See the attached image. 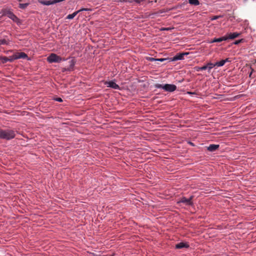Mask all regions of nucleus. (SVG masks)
Here are the masks:
<instances>
[{
	"label": "nucleus",
	"instance_id": "4468645a",
	"mask_svg": "<svg viewBox=\"0 0 256 256\" xmlns=\"http://www.w3.org/2000/svg\"><path fill=\"white\" fill-rule=\"evenodd\" d=\"M39 2L43 5L45 6H50V4H55V2H54V0L52 1L50 0H39Z\"/></svg>",
	"mask_w": 256,
	"mask_h": 256
},
{
	"label": "nucleus",
	"instance_id": "c756f323",
	"mask_svg": "<svg viewBox=\"0 0 256 256\" xmlns=\"http://www.w3.org/2000/svg\"><path fill=\"white\" fill-rule=\"evenodd\" d=\"M8 52H12V50H9Z\"/></svg>",
	"mask_w": 256,
	"mask_h": 256
},
{
	"label": "nucleus",
	"instance_id": "bb28decb",
	"mask_svg": "<svg viewBox=\"0 0 256 256\" xmlns=\"http://www.w3.org/2000/svg\"><path fill=\"white\" fill-rule=\"evenodd\" d=\"M56 100L59 102H62V99L60 98H58L56 99Z\"/></svg>",
	"mask_w": 256,
	"mask_h": 256
},
{
	"label": "nucleus",
	"instance_id": "4be33fe9",
	"mask_svg": "<svg viewBox=\"0 0 256 256\" xmlns=\"http://www.w3.org/2000/svg\"><path fill=\"white\" fill-rule=\"evenodd\" d=\"M28 4H19V8L22 9H24L26 8L28 6Z\"/></svg>",
	"mask_w": 256,
	"mask_h": 256
},
{
	"label": "nucleus",
	"instance_id": "1a4fd4ad",
	"mask_svg": "<svg viewBox=\"0 0 256 256\" xmlns=\"http://www.w3.org/2000/svg\"><path fill=\"white\" fill-rule=\"evenodd\" d=\"M190 246L187 242H180L176 245V248L177 249H181L182 248H188Z\"/></svg>",
	"mask_w": 256,
	"mask_h": 256
},
{
	"label": "nucleus",
	"instance_id": "20e7f679",
	"mask_svg": "<svg viewBox=\"0 0 256 256\" xmlns=\"http://www.w3.org/2000/svg\"><path fill=\"white\" fill-rule=\"evenodd\" d=\"M3 14L7 16L14 21H16L18 19L17 17L13 14V12L8 9L4 10Z\"/></svg>",
	"mask_w": 256,
	"mask_h": 256
},
{
	"label": "nucleus",
	"instance_id": "0eeeda50",
	"mask_svg": "<svg viewBox=\"0 0 256 256\" xmlns=\"http://www.w3.org/2000/svg\"><path fill=\"white\" fill-rule=\"evenodd\" d=\"M192 198H193L192 196H190L189 198H186L185 197H183V198H181L180 202L184 203L188 206H190V205H192Z\"/></svg>",
	"mask_w": 256,
	"mask_h": 256
},
{
	"label": "nucleus",
	"instance_id": "f257e3e1",
	"mask_svg": "<svg viewBox=\"0 0 256 256\" xmlns=\"http://www.w3.org/2000/svg\"><path fill=\"white\" fill-rule=\"evenodd\" d=\"M16 135V132L10 128L2 129L0 128V138L10 140L14 138Z\"/></svg>",
	"mask_w": 256,
	"mask_h": 256
},
{
	"label": "nucleus",
	"instance_id": "9b49d317",
	"mask_svg": "<svg viewBox=\"0 0 256 256\" xmlns=\"http://www.w3.org/2000/svg\"><path fill=\"white\" fill-rule=\"evenodd\" d=\"M87 10L86 8H82L76 12H74L72 14H70L67 16L66 18L71 20L74 18V17L80 12L83 11V10Z\"/></svg>",
	"mask_w": 256,
	"mask_h": 256
},
{
	"label": "nucleus",
	"instance_id": "39448f33",
	"mask_svg": "<svg viewBox=\"0 0 256 256\" xmlns=\"http://www.w3.org/2000/svg\"><path fill=\"white\" fill-rule=\"evenodd\" d=\"M176 88V86L174 84H166L164 86V90L166 92H172Z\"/></svg>",
	"mask_w": 256,
	"mask_h": 256
},
{
	"label": "nucleus",
	"instance_id": "aec40b11",
	"mask_svg": "<svg viewBox=\"0 0 256 256\" xmlns=\"http://www.w3.org/2000/svg\"><path fill=\"white\" fill-rule=\"evenodd\" d=\"M8 41L6 39L0 40V45H8Z\"/></svg>",
	"mask_w": 256,
	"mask_h": 256
},
{
	"label": "nucleus",
	"instance_id": "ddd939ff",
	"mask_svg": "<svg viewBox=\"0 0 256 256\" xmlns=\"http://www.w3.org/2000/svg\"><path fill=\"white\" fill-rule=\"evenodd\" d=\"M227 40V38L226 37V36H224L219 38H214L210 42L211 43L216 42H220L224 40Z\"/></svg>",
	"mask_w": 256,
	"mask_h": 256
},
{
	"label": "nucleus",
	"instance_id": "f03ea898",
	"mask_svg": "<svg viewBox=\"0 0 256 256\" xmlns=\"http://www.w3.org/2000/svg\"><path fill=\"white\" fill-rule=\"evenodd\" d=\"M28 58V55L23 52H16L12 56L8 57L9 62H13L14 60L23 58L26 59Z\"/></svg>",
	"mask_w": 256,
	"mask_h": 256
},
{
	"label": "nucleus",
	"instance_id": "dca6fc26",
	"mask_svg": "<svg viewBox=\"0 0 256 256\" xmlns=\"http://www.w3.org/2000/svg\"><path fill=\"white\" fill-rule=\"evenodd\" d=\"M75 64H76V61L74 60H72L70 62V66L68 68V70H72Z\"/></svg>",
	"mask_w": 256,
	"mask_h": 256
},
{
	"label": "nucleus",
	"instance_id": "2eb2a0df",
	"mask_svg": "<svg viewBox=\"0 0 256 256\" xmlns=\"http://www.w3.org/2000/svg\"><path fill=\"white\" fill-rule=\"evenodd\" d=\"M227 62H230L228 58H226V60H222L220 62H216L215 63V65H216L217 66H222Z\"/></svg>",
	"mask_w": 256,
	"mask_h": 256
},
{
	"label": "nucleus",
	"instance_id": "c85d7f7f",
	"mask_svg": "<svg viewBox=\"0 0 256 256\" xmlns=\"http://www.w3.org/2000/svg\"><path fill=\"white\" fill-rule=\"evenodd\" d=\"M254 72V70L252 68V70H251V72H250V74H249V76L250 77H251L252 76V72Z\"/></svg>",
	"mask_w": 256,
	"mask_h": 256
},
{
	"label": "nucleus",
	"instance_id": "412c9836",
	"mask_svg": "<svg viewBox=\"0 0 256 256\" xmlns=\"http://www.w3.org/2000/svg\"><path fill=\"white\" fill-rule=\"evenodd\" d=\"M196 71L198 72V71H200V70H206L207 69V67H206V65H205V66H202V67H196Z\"/></svg>",
	"mask_w": 256,
	"mask_h": 256
},
{
	"label": "nucleus",
	"instance_id": "f3484780",
	"mask_svg": "<svg viewBox=\"0 0 256 256\" xmlns=\"http://www.w3.org/2000/svg\"><path fill=\"white\" fill-rule=\"evenodd\" d=\"M215 66H216V65H215V64H212L211 62H208L206 65V66L207 67V69L208 70L209 72L210 70L212 68Z\"/></svg>",
	"mask_w": 256,
	"mask_h": 256
},
{
	"label": "nucleus",
	"instance_id": "b1692460",
	"mask_svg": "<svg viewBox=\"0 0 256 256\" xmlns=\"http://www.w3.org/2000/svg\"><path fill=\"white\" fill-rule=\"evenodd\" d=\"M164 86L163 84H157L155 85V87L158 88H162L164 89Z\"/></svg>",
	"mask_w": 256,
	"mask_h": 256
},
{
	"label": "nucleus",
	"instance_id": "cd10ccee",
	"mask_svg": "<svg viewBox=\"0 0 256 256\" xmlns=\"http://www.w3.org/2000/svg\"><path fill=\"white\" fill-rule=\"evenodd\" d=\"M156 58H150V61H154V60H156Z\"/></svg>",
	"mask_w": 256,
	"mask_h": 256
},
{
	"label": "nucleus",
	"instance_id": "a878e982",
	"mask_svg": "<svg viewBox=\"0 0 256 256\" xmlns=\"http://www.w3.org/2000/svg\"><path fill=\"white\" fill-rule=\"evenodd\" d=\"M165 60H166V59H164V58H156V60L160 61V62H164Z\"/></svg>",
	"mask_w": 256,
	"mask_h": 256
},
{
	"label": "nucleus",
	"instance_id": "9d476101",
	"mask_svg": "<svg viewBox=\"0 0 256 256\" xmlns=\"http://www.w3.org/2000/svg\"><path fill=\"white\" fill-rule=\"evenodd\" d=\"M240 34L238 32L230 33L228 34V36H226V37L227 38V40H233L236 38H238Z\"/></svg>",
	"mask_w": 256,
	"mask_h": 256
},
{
	"label": "nucleus",
	"instance_id": "423d86ee",
	"mask_svg": "<svg viewBox=\"0 0 256 256\" xmlns=\"http://www.w3.org/2000/svg\"><path fill=\"white\" fill-rule=\"evenodd\" d=\"M105 84L107 85L108 87L112 88H114L115 90H120V86L117 84L116 82H114L113 81H109V82H106Z\"/></svg>",
	"mask_w": 256,
	"mask_h": 256
},
{
	"label": "nucleus",
	"instance_id": "393cba45",
	"mask_svg": "<svg viewBox=\"0 0 256 256\" xmlns=\"http://www.w3.org/2000/svg\"><path fill=\"white\" fill-rule=\"evenodd\" d=\"M242 40H236L234 44H240V42H242Z\"/></svg>",
	"mask_w": 256,
	"mask_h": 256
},
{
	"label": "nucleus",
	"instance_id": "7ed1b4c3",
	"mask_svg": "<svg viewBox=\"0 0 256 256\" xmlns=\"http://www.w3.org/2000/svg\"><path fill=\"white\" fill-rule=\"evenodd\" d=\"M47 60L50 63L60 62L62 58L54 54H52L48 57Z\"/></svg>",
	"mask_w": 256,
	"mask_h": 256
},
{
	"label": "nucleus",
	"instance_id": "6ab92c4d",
	"mask_svg": "<svg viewBox=\"0 0 256 256\" xmlns=\"http://www.w3.org/2000/svg\"><path fill=\"white\" fill-rule=\"evenodd\" d=\"M0 61L2 64H5L8 61V58L6 56H0Z\"/></svg>",
	"mask_w": 256,
	"mask_h": 256
},
{
	"label": "nucleus",
	"instance_id": "6e6552de",
	"mask_svg": "<svg viewBox=\"0 0 256 256\" xmlns=\"http://www.w3.org/2000/svg\"><path fill=\"white\" fill-rule=\"evenodd\" d=\"M188 54V52L179 53L176 54L173 57V60H182L184 59V56H186Z\"/></svg>",
	"mask_w": 256,
	"mask_h": 256
},
{
	"label": "nucleus",
	"instance_id": "f8f14e48",
	"mask_svg": "<svg viewBox=\"0 0 256 256\" xmlns=\"http://www.w3.org/2000/svg\"><path fill=\"white\" fill-rule=\"evenodd\" d=\"M220 146L218 144H210L207 148V150L210 152H214Z\"/></svg>",
	"mask_w": 256,
	"mask_h": 256
},
{
	"label": "nucleus",
	"instance_id": "a211bd4d",
	"mask_svg": "<svg viewBox=\"0 0 256 256\" xmlns=\"http://www.w3.org/2000/svg\"><path fill=\"white\" fill-rule=\"evenodd\" d=\"M189 3L192 5L198 6L200 2L198 0H188Z\"/></svg>",
	"mask_w": 256,
	"mask_h": 256
},
{
	"label": "nucleus",
	"instance_id": "5701e85b",
	"mask_svg": "<svg viewBox=\"0 0 256 256\" xmlns=\"http://www.w3.org/2000/svg\"><path fill=\"white\" fill-rule=\"evenodd\" d=\"M221 16H215L210 18L211 20H214L218 19L220 18H221Z\"/></svg>",
	"mask_w": 256,
	"mask_h": 256
}]
</instances>
